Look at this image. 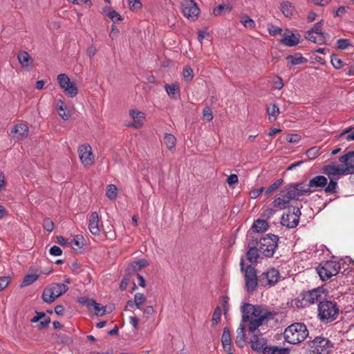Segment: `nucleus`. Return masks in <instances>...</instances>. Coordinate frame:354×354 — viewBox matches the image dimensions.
I'll return each instance as SVG.
<instances>
[{
    "mask_svg": "<svg viewBox=\"0 0 354 354\" xmlns=\"http://www.w3.org/2000/svg\"><path fill=\"white\" fill-rule=\"evenodd\" d=\"M245 286L248 291H253L257 286V271L252 266H248L245 270Z\"/></svg>",
    "mask_w": 354,
    "mask_h": 354,
    "instance_id": "4468645a",
    "label": "nucleus"
},
{
    "mask_svg": "<svg viewBox=\"0 0 354 354\" xmlns=\"http://www.w3.org/2000/svg\"><path fill=\"white\" fill-rule=\"evenodd\" d=\"M333 348V344L328 339L316 337L309 343L308 354H330Z\"/></svg>",
    "mask_w": 354,
    "mask_h": 354,
    "instance_id": "39448f33",
    "label": "nucleus"
},
{
    "mask_svg": "<svg viewBox=\"0 0 354 354\" xmlns=\"http://www.w3.org/2000/svg\"><path fill=\"white\" fill-rule=\"evenodd\" d=\"M339 162L346 175L351 174L354 171V151H349L339 158Z\"/></svg>",
    "mask_w": 354,
    "mask_h": 354,
    "instance_id": "dca6fc26",
    "label": "nucleus"
},
{
    "mask_svg": "<svg viewBox=\"0 0 354 354\" xmlns=\"http://www.w3.org/2000/svg\"><path fill=\"white\" fill-rule=\"evenodd\" d=\"M323 171L329 178H332L335 176H346L342 165H328L323 168Z\"/></svg>",
    "mask_w": 354,
    "mask_h": 354,
    "instance_id": "6ab92c4d",
    "label": "nucleus"
},
{
    "mask_svg": "<svg viewBox=\"0 0 354 354\" xmlns=\"http://www.w3.org/2000/svg\"><path fill=\"white\" fill-rule=\"evenodd\" d=\"M98 223L99 217L97 213L96 212H92L89 218L88 228L93 234H97L100 232Z\"/></svg>",
    "mask_w": 354,
    "mask_h": 354,
    "instance_id": "a878e982",
    "label": "nucleus"
},
{
    "mask_svg": "<svg viewBox=\"0 0 354 354\" xmlns=\"http://www.w3.org/2000/svg\"><path fill=\"white\" fill-rule=\"evenodd\" d=\"M328 179L324 176H316L309 180V187H310L312 192L321 189L326 187Z\"/></svg>",
    "mask_w": 354,
    "mask_h": 354,
    "instance_id": "aec40b11",
    "label": "nucleus"
},
{
    "mask_svg": "<svg viewBox=\"0 0 354 354\" xmlns=\"http://www.w3.org/2000/svg\"><path fill=\"white\" fill-rule=\"evenodd\" d=\"M267 113L270 122L275 121L279 114V106L276 104H271L267 108Z\"/></svg>",
    "mask_w": 354,
    "mask_h": 354,
    "instance_id": "f704fd0d",
    "label": "nucleus"
},
{
    "mask_svg": "<svg viewBox=\"0 0 354 354\" xmlns=\"http://www.w3.org/2000/svg\"><path fill=\"white\" fill-rule=\"evenodd\" d=\"M268 227V224L266 220L257 219L252 225V229L256 232H263Z\"/></svg>",
    "mask_w": 354,
    "mask_h": 354,
    "instance_id": "c9c22d12",
    "label": "nucleus"
},
{
    "mask_svg": "<svg viewBox=\"0 0 354 354\" xmlns=\"http://www.w3.org/2000/svg\"><path fill=\"white\" fill-rule=\"evenodd\" d=\"M146 300V297L142 293L138 292L134 295L133 301H128L127 306L129 308L136 306L141 310Z\"/></svg>",
    "mask_w": 354,
    "mask_h": 354,
    "instance_id": "b1692460",
    "label": "nucleus"
},
{
    "mask_svg": "<svg viewBox=\"0 0 354 354\" xmlns=\"http://www.w3.org/2000/svg\"><path fill=\"white\" fill-rule=\"evenodd\" d=\"M291 200H295V198L292 196V194L290 195V190L286 187L281 191L279 196L274 200L271 206L277 211L282 210L289 206Z\"/></svg>",
    "mask_w": 354,
    "mask_h": 354,
    "instance_id": "1a4fd4ad",
    "label": "nucleus"
},
{
    "mask_svg": "<svg viewBox=\"0 0 354 354\" xmlns=\"http://www.w3.org/2000/svg\"><path fill=\"white\" fill-rule=\"evenodd\" d=\"M227 182L230 186H233L238 183V176L236 174H231L228 176Z\"/></svg>",
    "mask_w": 354,
    "mask_h": 354,
    "instance_id": "774afa93",
    "label": "nucleus"
},
{
    "mask_svg": "<svg viewBox=\"0 0 354 354\" xmlns=\"http://www.w3.org/2000/svg\"><path fill=\"white\" fill-rule=\"evenodd\" d=\"M129 115L133 120V122L128 126L135 129H140L143 127L145 119V113L138 111L137 109H131L129 111Z\"/></svg>",
    "mask_w": 354,
    "mask_h": 354,
    "instance_id": "f3484780",
    "label": "nucleus"
},
{
    "mask_svg": "<svg viewBox=\"0 0 354 354\" xmlns=\"http://www.w3.org/2000/svg\"><path fill=\"white\" fill-rule=\"evenodd\" d=\"M290 192V195L295 199H298L299 196L310 194L312 193L310 187H309V183L308 184L297 183L293 185L286 186Z\"/></svg>",
    "mask_w": 354,
    "mask_h": 354,
    "instance_id": "2eb2a0df",
    "label": "nucleus"
},
{
    "mask_svg": "<svg viewBox=\"0 0 354 354\" xmlns=\"http://www.w3.org/2000/svg\"><path fill=\"white\" fill-rule=\"evenodd\" d=\"M232 10V6L230 4L222 3L213 9L214 16H221L230 13Z\"/></svg>",
    "mask_w": 354,
    "mask_h": 354,
    "instance_id": "cd10ccee",
    "label": "nucleus"
},
{
    "mask_svg": "<svg viewBox=\"0 0 354 354\" xmlns=\"http://www.w3.org/2000/svg\"><path fill=\"white\" fill-rule=\"evenodd\" d=\"M330 181L326 187H324V190L326 193H335L337 189V183L335 180H334L333 178H329Z\"/></svg>",
    "mask_w": 354,
    "mask_h": 354,
    "instance_id": "c03bdc74",
    "label": "nucleus"
},
{
    "mask_svg": "<svg viewBox=\"0 0 354 354\" xmlns=\"http://www.w3.org/2000/svg\"><path fill=\"white\" fill-rule=\"evenodd\" d=\"M49 252L53 256H60L62 254L61 248L57 245L50 248Z\"/></svg>",
    "mask_w": 354,
    "mask_h": 354,
    "instance_id": "338daca9",
    "label": "nucleus"
},
{
    "mask_svg": "<svg viewBox=\"0 0 354 354\" xmlns=\"http://www.w3.org/2000/svg\"><path fill=\"white\" fill-rule=\"evenodd\" d=\"M279 8L283 15L287 18H290L293 15L295 10L294 3L289 1H282L280 3Z\"/></svg>",
    "mask_w": 354,
    "mask_h": 354,
    "instance_id": "4be33fe9",
    "label": "nucleus"
},
{
    "mask_svg": "<svg viewBox=\"0 0 354 354\" xmlns=\"http://www.w3.org/2000/svg\"><path fill=\"white\" fill-rule=\"evenodd\" d=\"M340 270V265L334 261L322 262L317 268V272L322 280L325 281L335 276Z\"/></svg>",
    "mask_w": 354,
    "mask_h": 354,
    "instance_id": "0eeeda50",
    "label": "nucleus"
},
{
    "mask_svg": "<svg viewBox=\"0 0 354 354\" xmlns=\"http://www.w3.org/2000/svg\"><path fill=\"white\" fill-rule=\"evenodd\" d=\"M263 189H264L263 187H261L259 188H254L250 190L249 196L251 198L255 199L260 196V194L263 192Z\"/></svg>",
    "mask_w": 354,
    "mask_h": 354,
    "instance_id": "4d7b16f0",
    "label": "nucleus"
},
{
    "mask_svg": "<svg viewBox=\"0 0 354 354\" xmlns=\"http://www.w3.org/2000/svg\"><path fill=\"white\" fill-rule=\"evenodd\" d=\"M322 153L319 147H313L308 149L306 152V156L310 160H314Z\"/></svg>",
    "mask_w": 354,
    "mask_h": 354,
    "instance_id": "58836bf2",
    "label": "nucleus"
},
{
    "mask_svg": "<svg viewBox=\"0 0 354 354\" xmlns=\"http://www.w3.org/2000/svg\"><path fill=\"white\" fill-rule=\"evenodd\" d=\"M93 309L95 310V313L98 316H102L105 314V309L104 306H101V305L96 302V304L93 306Z\"/></svg>",
    "mask_w": 354,
    "mask_h": 354,
    "instance_id": "bf43d9fd",
    "label": "nucleus"
},
{
    "mask_svg": "<svg viewBox=\"0 0 354 354\" xmlns=\"http://www.w3.org/2000/svg\"><path fill=\"white\" fill-rule=\"evenodd\" d=\"M68 288L64 283H54L46 288L42 293V299L48 304L53 303L55 299L64 295Z\"/></svg>",
    "mask_w": 354,
    "mask_h": 354,
    "instance_id": "423d86ee",
    "label": "nucleus"
},
{
    "mask_svg": "<svg viewBox=\"0 0 354 354\" xmlns=\"http://www.w3.org/2000/svg\"><path fill=\"white\" fill-rule=\"evenodd\" d=\"M322 21L317 23L311 30L308 32H313V34H324L322 30Z\"/></svg>",
    "mask_w": 354,
    "mask_h": 354,
    "instance_id": "e2e57ef3",
    "label": "nucleus"
},
{
    "mask_svg": "<svg viewBox=\"0 0 354 354\" xmlns=\"http://www.w3.org/2000/svg\"><path fill=\"white\" fill-rule=\"evenodd\" d=\"M167 95L173 99H177L180 95V88L178 84H166L165 86Z\"/></svg>",
    "mask_w": 354,
    "mask_h": 354,
    "instance_id": "7c9ffc66",
    "label": "nucleus"
},
{
    "mask_svg": "<svg viewBox=\"0 0 354 354\" xmlns=\"http://www.w3.org/2000/svg\"><path fill=\"white\" fill-rule=\"evenodd\" d=\"M288 66L291 68L296 65L304 64L308 62V59L304 57L301 53H297L293 55H288L286 57Z\"/></svg>",
    "mask_w": 354,
    "mask_h": 354,
    "instance_id": "412c9836",
    "label": "nucleus"
},
{
    "mask_svg": "<svg viewBox=\"0 0 354 354\" xmlns=\"http://www.w3.org/2000/svg\"><path fill=\"white\" fill-rule=\"evenodd\" d=\"M43 227L48 232H52L54 229V223L50 218H45L43 221Z\"/></svg>",
    "mask_w": 354,
    "mask_h": 354,
    "instance_id": "603ef678",
    "label": "nucleus"
},
{
    "mask_svg": "<svg viewBox=\"0 0 354 354\" xmlns=\"http://www.w3.org/2000/svg\"><path fill=\"white\" fill-rule=\"evenodd\" d=\"M337 48L340 50H346L351 46L350 41L347 39H339L337 41Z\"/></svg>",
    "mask_w": 354,
    "mask_h": 354,
    "instance_id": "09e8293b",
    "label": "nucleus"
},
{
    "mask_svg": "<svg viewBox=\"0 0 354 354\" xmlns=\"http://www.w3.org/2000/svg\"><path fill=\"white\" fill-rule=\"evenodd\" d=\"M268 31L270 35L276 36L277 35H281L283 30L277 26L269 25L268 27Z\"/></svg>",
    "mask_w": 354,
    "mask_h": 354,
    "instance_id": "864d4df0",
    "label": "nucleus"
},
{
    "mask_svg": "<svg viewBox=\"0 0 354 354\" xmlns=\"http://www.w3.org/2000/svg\"><path fill=\"white\" fill-rule=\"evenodd\" d=\"M148 265L145 259H140L131 263V268L133 271L138 272Z\"/></svg>",
    "mask_w": 354,
    "mask_h": 354,
    "instance_id": "79ce46f5",
    "label": "nucleus"
},
{
    "mask_svg": "<svg viewBox=\"0 0 354 354\" xmlns=\"http://www.w3.org/2000/svg\"><path fill=\"white\" fill-rule=\"evenodd\" d=\"M306 39L317 44H322L326 41L324 34H313V32H306Z\"/></svg>",
    "mask_w": 354,
    "mask_h": 354,
    "instance_id": "2f4dec72",
    "label": "nucleus"
},
{
    "mask_svg": "<svg viewBox=\"0 0 354 354\" xmlns=\"http://www.w3.org/2000/svg\"><path fill=\"white\" fill-rule=\"evenodd\" d=\"M318 317L323 323H330L335 320L339 315L337 304L331 301H324L318 305Z\"/></svg>",
    "mask_w": 354,
    "mask_h": 354,
    "instance_id": "7ed1b4c3",
    "label": "nucleus"
},
{
    "mask_svg": "<svg viewBox=\"0 0 354 354\" xmlns=\"http://www.w3.org/2000/svg\"><path fill=\"white\" fill-rule=\"evenodd\" d=\"M324 289L317 288L301 293L296 299V305L299 308H306L323 298Z\"/></svg>",
    "mask_w": 354,
    "mask_h": 354,
    "instance_id": "20e7f679",
    "label": "nucleus"
},
{
    "mask_svg": "<svg viewBox=\"0 0 354 354\" xmlns=\"http://www.w3.org/2000/svg\"><path fill=\"white\" fill-rule=\"evenodd\" d=\"M80 304L86 306L88 309L92 310L93 306L96 304V301L93 299H91L86 297H81L78 299Z\"/></svg>",
    "mask_w": 354,
    "mask_h": 354,
    "instance_id": "37998d69",
    "label": "nucleus"
},
{
    "mask_svg": "<svg viewBox=\"0 0 354 354\" xmlns=\"http://www.w3.org/2000/svg\"><path fill=\"white\" fill-rule=\"evenodd\" d=\"M183 78L186 82H190L194 77V71L189 66H185L182 72Z\"/></svg>",
    "mask_w": 354,
    "mask_h": 354,
    "instance_id": "ea45409f",
    "label": "nucleus"
},
{
    "mask_svg": "<svg viewBox=\"0 0 354 354\" xmlns=\"http://www.w3.org/2000/svg\"><path fill=\"white\" fill-rule=\"evenodd\" d=\"M163 143L169 151H174L176 145V138L172 134L165 133L163 138Z\"/></svg>",
    "mask_w": 354,
    "mask_h": 354,
    "instance_id": "c85d7f7f",
    "label": "nucleus"
},
{
    "mask_svg": "<svg viewBox=\"0 0 354 354\" xmlns=\"http://www.w3.org/2000/svg\"><path fill=\"white\" fill-rule=\"evenodd\" d=\"M57 108L58 110L59 115L64 120H67L69 119V115L68 113H66L64 111V102L59 100L57 102Z\"/></svg>",
    "mask_w": 354,
    "mask_h": 354,
    "instance_id": "a19ab883",
    "label": "nucleus"
},
{
    "mask_svg": "<svg viewBox=\"0 0 354 354\" xmlns=\"http://www.w3.org/2000/svg\"><path fill=\"white\" fill-rule=\"evenodd\" d=\"M283 183V180L281 179H278L276 181H274L270 186L268 187V189L266 191V194L267 195L270 194L274 191H275L277 188H279Z\"/></svg>",
    "mask_w": 354,
    "mask_h": 354,
    "instance_id": "8fccbe9b",
    "label": "nucleus"
},
{
    "mask_svg": "<svg viewBox=\"0 0 354 354\" xmlns=\"http://www.w3.org/2000/svg\"><path fill=\"white\" fill-rule=\"evenodd\" d=\"M242 322L236 330V344L241 348L244 346L245 342V328L248 324V330L254 333L262 325L266 317V313L259 306L251 304H244L242 308Z\"/></svg>",
    "mask_w": 354,
    "mask_h": 354,
    "instance_id": "f257e3e1",
    "label": "nucleus"
},
{
    "mask_svg": "<svg viewBox=\"0 0 354 354\" xmlns=\"http://www.w3.org/2000/svg\"><path fill=\"white\" fill-rule=\"evenodd\" d=\"M301 212L299 208L292 207L286 215L282 216L281 223L289 228L296 227L299 221Z\"/></svg>",
    "mask_w": 354,
    "mask_h": 354,
    "instance_id": "f8f14e48",
    "label": "nucleus"
},
{
    "mask_svg": "<svg viewBox=\"0 0 354 354\" xmlns=\"http://www.w3.org/2000/svg\"><path fill=\"white\" fill-rule=\"evenodd\" d=\"M221 342L223 348L228 351L231 349V336L230 330L227 328H224L221 337Z\"/></svg>",
    "mask_w": 354,
    "mask_h": 354,
    "instance_id": "72a5a7b5",
    "label": "nucleus"
},
{
    "mask_svg": "<svg viewBox=\"0 0 354 354\" xmlns=\"http://www.w3.org/2000/svg\"><path fill=\"white\" fill-rule=\"evenodd\" d=\"M57 80L60 87L63 89L71 82L67 75L64 73L59 74L57 76Z\"/></svg>",
    "mask_w": 354,
    "mask_h": 354,
    "instance_id": "49530a36",
    "label": "nucleus"
},
{
    "mask_svg": "<svg viewBox=\"0 0 354 354\" xmlns=\"http://www.w3.org/2000/svg\"><path fill=\"white\" fill-rule=\"evenodd\" d=\"M251 347L254 351L257 352L263 351L266 347V340L264 338H261L257 335H253L251 339Z\"/></svg>",
    "mask_w": 354,
    "mask_h": 354,
    "instance_id": "bb28decb",
    "label": "nucleus"
},
{
    "mask_svg": "<svg viewBox=\"0 0 354 354\" xmlns=\"http://www.w3.org/2000/svg\"><path fill=\"white\" fill-rule=\"evenodd\" d=\"M240 23L247 29H254L256 27L255 21L247 14L239 16Z\"/></svg>",
    "mask_w": 354,
    "mask_h": 354,
    "instance_id": "c756f323",
    "label": "nucleus"
},
{
    "mask_svg": "<svg viewBox=\"0 0 354 354\" xmlns=\"http://www.w3.org/2000/svg\"><path fill=\"white\" fill-rule=\"evenodd\" d=\"M11 133L15 134L17 139L26 138L28 136V127L26 124H17L15 125Z\"/></svg>",
    "mask_w": 354,
    "mask_h": 354,
    "instance_id": "5701e85b",
    "label": "nucleus"
},
{
    "mask_svg": "<svg viewBox=\"0 0 354 354\" xmlns=\"http://www.w3.org/2000/svg\"><path fill=\"white\" fill-rule=\"evenodd\" d=\"M247 258L250 262H255L259 258L258 250L255 248H250L247 252Z\"/></svg>",
    "mask_w": 354,
    "mask_h": 354,
    "instance_id": "a18cd8bd",
    "label": "nucleus"
},
{
    "mask_svg": "<svg viewBox=\"0 0 354 354\" xmlns=\"http://www.w3.org/2000/svg\"><path fill=\"white\" fill-rule=\"evenodd\" d=\"M280 275L277 270L270 268L262 274L261 281L267 285L272 286L275 284L279 279Z\"/></svg>",
    "mask_w": 354,
    "mask_h": 354,
    "instance_id": "a211bd4d",
    "label": "nucleus"
},
{
    "mask_svg": "<svg viewBox=\"0 0 354 354\" xmlns=\"http://www.w3.org/2000/svg\"><path fill=\"white\" fill-rule=\"evenodd\" d=\"M221 310L217 307L212 315V322L213 325H216L221 320Z\"/></svg>",
    "mask_w": 354,
    "mask_h": 354,
    "instance_id": "3c124183",
    "label": "nucleus"
},
{
    "mask_svg": "<svg viewBox=\"0 0 354 354\" xmlns=\"http://www.w3.org/2000/svg\"><path fill=\"white\" fill-rule=\"evenodd\" d=\"M182 12L184 16L190 21H196L199 15L200 9L194 0H183Z\"/></svg>",
    "mask_w": 354,
    "mask_h": 354,
    "instance_id": "9d476101",
    "label": "nucleus"
},
{
    "mask_svg": "<svg viewBox=\"0 0 354 354\" xmlns=\"http://www.w3.org/2000/svg\"><path fill=\"white\" fill-rule=\"evenodd\" d=\"M64 93L71 97H75L78 93V89L75 83L71 82L64 88Z\"/></svg>",
    "mask_w": 354,
    "mask_h": 354,
    "instance_id": "e433bc0d",
    "label": "nucleus"
},
{
    "mask_svg": "<svg viewBox=\"0 0 354 354\" xmlns=\"http://www.w3.org/2000/svg\"><path fill=\"white\" fill-rule=\"evenodd\" d=\"M17 59L20 64L24 68H28L29 66L32 67L33 60L31 57L29 55L28 52L21 50L19 51L17 55Z\"/></svg>",
    "mask_w": 354,
    "mask_h": 354,
    "instance_id": "393cba45",
    "label": "nucleus"
},
{
    "mask_svg": "<svg viewBox=\"0 0 354 354\" xmlns=\"http://www.w3.org/2000/svg\"><path fill=\"white\" fill-rule=\"evenodd\" d=\"M78 153L81 162L85 167H89L93 164L94 156L90 145H82L80 146Z\"/></svg>",
    "mask_w": 354,
    "mask_h": 354,
    "instance_id": "ddd939ff",
    "label": "nucleus"
},
{
    "mask_svg": "<svg viewBox=\"0 0 354 354\" xmlns=\"http://www.w3.org/2000/svg\"><path fill=\"white\" fill-rule=\"evenodd\" d=\"M308 336V330L303 323H294L287 327L283 333L286 342L292 344H299L304 341Z\"/></svg>",
    "mask_w": 354,
    "mask_h": 354,
    "instance_id": "f03ea898",
    "label": "nucleus"
},
{
    "mask_svg": "<svg viewBox=\"0 0 354 354\" xmlns=\"http://www.w3.org/2000/svg\"><path fill=\"white\" fill-rule=\"evenodd\" d=\"M209 36V32L207 29L200 30L198 32V39L201 44L203 43V40Z\"/></svg>",
    "mask_w": 354,
    "mask_h": 354,
    "instance_id": "680f3d73",
    "label": "nucleus"
},
{
    "mask_svg": "<svg viewBox=\"0 0 354 354\" xmlns=\"http://www.w3.org/2000/svg\"><path fill=\"white\" fill-rule=\"evenodd\" d=\"M39 277V275L37 274H26L24 277L23 281L20 286L25 287V286H28L32 284L35 281H36L38 279Z\"/></svg>",
    "mask_w": 354,
    "mask_h": 354,
    "instance_id": "4c0bfd02",
    "label": "nucleus"
},
{
    "mask_svg": "<svg viewBox=\"0 0 354 354\" xmlns=\"http://www.w3.org/2000/svg\"><path fill=\"white\" fill-rule=\"evenodd\" d=\"M286 140L289 142L297 143L301 140V137L297 134H290L287 136Z\"/></svg>",
    "mask_w": 354,
    "mask_h": 354,
    "instance_id": "69168bd1",
    "label": "nucleus"
},
{
    "mask_svg": "<svg viewBox=\"0 0 354 354\" xmlns=\"http://www.w3.org/2000/svg\"><path fill=\"white\" fill-rule=\"evenodd\" d=\"M278 237L274 234H267L260 240L259 251L266 257H271L277 247Z\"/></svg>",
    "mask_w": 354,
    "mask_h": 354,
    "instance_id": "6e6552de",
    "label": "nucleus"
},
{
    "mask_svg": "<svg viewBox=\"0 0 354 354\" xmlns=\"http://www.w3.org/2000/svg\"><path fill=\"white\" fill-rule=\"evenodd\" d=\"M83 241L84 238L82 235H76L71 241V244L76 245L79 248H81L84 246Z\"/></svg>",
    "mask_w": 354,
    "mask_h": 354,
    "instance_id": "6e6d98bb",
    "label": "nucleus"
},
{
    "mask_svg": "<svg viewBox=\"0 0 354 354\" xmlns=\"http://www.w3.org/2000/svg\"><path fill=\"white\" fill-rule=\"evenodd\" d=\"M301 36L297 31L286 29L282 34L281 43L287 47H293L298 45L301 41Z\"/></svg>",
    "mask_w": 354,
    "mask_h": 354,
    "instance_id": "9b49d317",
    "label": "nucleus"
},
{
    "mask_svg": "<svg viewBox=\"0 0 354 354\" xmlns=\"http://www.w3.org/2000/svg\"><path fill=\"white\" fill-rule=\"evenodd\" d=\"M129 6L131 10L137 11L141 9L142 3L140 0H129Z\"/></svg>",
    "mask_w": 354,
    "mask_h": 354,
    "instance_id": "5fc2aeb1",
    "label": "nucleus"
},
{
    "mask_svg": "<svg viewBox=\"0 0 354 354\" xmlns=\"http://www.w3.org/2000/svg\"><path fill=\"white\" fill-rule=\"evenodd\" d=\"M330 62L334 68L339 69L343 66L342 60L337 55H333L330 57Z\"/></svg>",
    "mask_w": 354,
    "mask_h": 354,
    "instance_id": "de8ad7c7",
    "label": "nucleus"
},
{
    "mask_svg": "<svg viewBox=\"0 0 354 354\" xmlns=\"http://www.w3.org/2000/svg\"><path fill=\"white\" fill-rule=\"evenodd\" d=\"M276 211L277 210H275V209L273 208L272 206V207H266V209H264L262 215L264 217L270 218L274 214V212Z\"/></svg>",
    "mask_w": 354,
    "mask_h": 354,
    "instance_id": "0e129e2a",
    "label": "nucleus"
},
{
    "mask_svg": "<svg viewBox=\"0 0 354 354\" xmlns=\"http://www.w3.org/2000/svg\"><path fill=\"white\" fill-rule=\"evenodd\" d=\"M289 350L279 346H266L263 349V354H288Z\"/></svg>",
    "mask_w": 354,
    "mask_h": 354,
    "instance_id": "473e14b6",
    "label": "nucleus"
},
{
    "mask_svg": "<svg viewBox=\"0 0 354 354\" xmlns=\"http://www.w3.org/2000/svg\"><path fill=\"white\" fill-rule=\"evenodd\" d=\"M10 282V277H0V291L6 288Z\"/></svg>",
    "mask_w": 354,
    "mask_h": 354,
    "instance_id": "052dcab7",
    "label": "nucleus"
},
{
    "mask_svg": "<svg viewBox=\"0 0 354 354\" xmlns=\"http://www.w3.org/2000/svg\"><path fill=\"white\" fill-rule=\"evenodd\" d=\"M203 117L207 121H211L213 119V114L209 107H205L203 111Z\"/></svg>",
    "mask_w": 354,
    "mask_h": 354,
    "instance_id": "13d9d810",
    "label": "nucleus"
}]
</instances>
